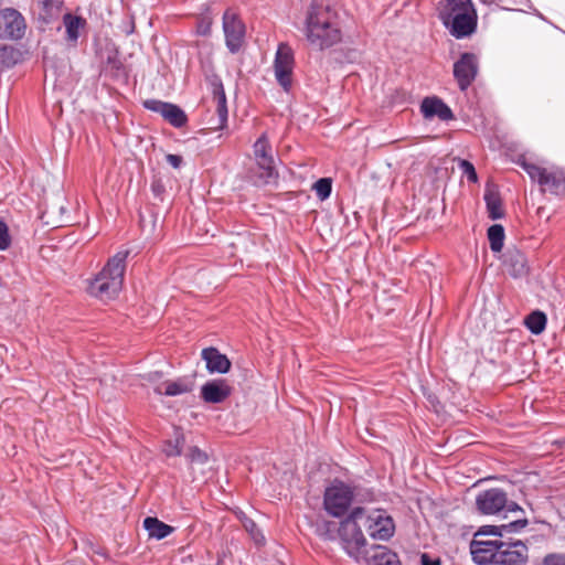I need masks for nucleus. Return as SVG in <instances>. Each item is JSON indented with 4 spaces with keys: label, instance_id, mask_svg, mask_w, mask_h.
<instances>
[{
    "label": "nucleus",
    "instance_id": "obj_1",
    "mask_svg": "<svg viewBox=\"0 0 565 565\" xmlns=\"http://www.w3.org/2000/svg\"><path fill=\"white\" fill-rule=\"evenodd\" d=\"M303 34L309 45L320 51L342 42L340 15L331 0H311L305 12Z\"/></svg>",
    "mask_w": 565,
    "mask_h": 565
},
{
    "label": "nucleus",
    "instance_id": "obj_2",
    "mask_svg": "<svg viewBox=\"0 0 565 565\" xmlns=\"http://www.w3.org/2000/svg\"><path fill=\"white\" fill-rule=\"evenodd\" d=\"M437 15L455 39L469 38L477 30L478 15L471 0H441Z\"/></svg>",
    "mask_w": 565,
    "mask_h": 565
},
{
    "label": "nucleus",
    "instance_id": "obj_3",
    "mask_svg": "<svg viewBox=\"0 0 565 565\" xmlns=\"http://www.w3.org/2000/svg\"><path fill=\"white\" fill-rule=\"evenodd\" d=\"M127 257V250L110 257L103 269L88 280L87 292L100 300L115 298L122 288Z\"/></svg>",
    "mask_w": 565,
    "mask_h": 565
},
{
    "label": "nucleus",
    "instance_id": "obj_4",
    "mask_svg": "<svg viewBox=\"0 0 565 565\" xmlns=\"http://www.w3.org/2000/svg\"><path fill=\"white\" fill-rule=\"evenodd\" d=\"M364 513L363 508H354L350 514L341 521L338 534L340 537L341 545L345 553L353 558L355 562L361 563L367 561V541L358 524Z\"/></svg>",
    "mask_w": 565,
    "mask_h": 565
},
{
    "label": "nucleus",
    "instance_id": "obj_5",
    "mask_svg": "<svg viewBox=\"0 0 565 565\" xmlns=\"http://www.w3.org/2000/svg\"><path fill=\"white\" fill-rule=\"evenodd\" d=\"M532 181L537 182L542 192L565 196V172L558 167L545 168L535 163L522 164Z\"/></svg>",
    "mask_w": 565,
    "mask_h": 565
},
{
    "label": "nucleus",
    "instance_id": "obj_6",
    "mask_svg": "<svg viewBox=\"0 0 565 565\" xmlns=\"http://www.w3.org/2000/svg\"><path fill=\"white\" fill-rule=\"evenodd\" d=\"M354 498L351 487L342 481H334L324 491L323 505L326 511L334 518L344 515Z\"/></svg>",
    "mask_w": 565,
    "mask_h": 565
},
{
    "label": "nucleus",
    "instance_id": "obj_7",
    "mask_svg": "<svg viewBox=\"0 0 565 565\" xmlns=\"http://www.w3.org/2000/svg\"><path fill=\"white\" fill-rule=\"evenodd\" d=\"M253 149L259 170L257 183L264 185L275 181L278 178V172L275 167L271 146L265 134L255 141Z\"/></svg>",
    "mask_w": 565,
    "mask_h": 565
},
{
    "label": "nucleus",
    "instance_id": "obj_8",
    "mask_svg": "<svg viewBox=\"0 0 565 565\" xmlns=\"http://www.w3.org/2000/svg\"><path fill=\"white\" fill-rule=\"evenodd\" d=\"M294 64L292 49L287 43H280L275 55L274 71L277 82L286 92L291 87Z\"/></svg>",
    "mask_w": 565,
    "mask_h": 565
},
{
    "label": "nucleus",
    "instance_id": "obj_9",
    "mask_svg": "<svg viewBox=\"0 0 565 565\" xmlns=\"http://www.w3.org/2000/svg\"><path fill=\"white\" fill-rule=\"evenodd\" d=\"M223 31L225 43L230 52H238L245 38V24L239 19L238 14L230 9L223 14Z\"/></svg>",
    "mask_w": 565,
    "mask_h": 565
},
{
    "label": "nucleus",
    "instance_id": "obj_10",
    "mask_svg": "<svg viewBox=\"0 0 565 565\" xmlns=\"http://www.w3.org/2000/svg\"><path fill=\"white\" fill-rule=\"evenodd\" d=\"M478 74V57L473 53H462L454 64V77L460 90L465 92Z\"/></svg>",
    "mask_w": 565,
    "mask_h": 565
},
{
    "label": "nucleus",
    "instance_id": "obj_11",
    "mask_svg": "<svg viewBox=\"0 0 565 565\" xmlns=\"http://www.w3.org/2000/svg\"><path fill=\"white\" fill-rule=\"evenodd\" d=\"M507 507V493L502 489L491 488L479 492L476 497V508L484 515L498 514Z\"/></svg>",
    "mask_w": 565,
    "mask_h": 565
},
{
    "label": "nucleus",
    "instance_id": "obj_12",
    "mask_svg": "<svg viewBox=\"0 0 565 565\" xmlns=\"http://www.w3.org/2000/svg\"><path fill=\"white\" fill-rule=\"evenodd\" d=\"M529 548L520 540L513 542H500L495 565H526Z\"/></svg>",
    "mask_w": 565,
    "mask_h": 565
},
{
    "label": "nucleus",
    "instance_id": "obj_13",
    "mask_svg": "<svg viewBox=\"0 0 565 565\" xmlns=\"http://www.w3.org/2000/svg\"><path fill=\"white\" fill-rule=\"evenodd\" d=\"M366 522V530L375 540L388 541L395 533V523L384 510L373 511Z\"/></svg>",
    "mask_w": 565,
    "mask_h": 565
},
{
    "label": "nucleus",
    "instance_id": "obj_14",
    "mask_svg": "<svg viewBox=\"0 0 565 565\" xmlns=\"http://www.w3.org/2000/svg\"><path fill=\"white\" fill-rule=\"evenodd\" d=\"M25 29V20L18 10L6 8L0 11V31L3 36L20 40L24 36Z\"/></svg>",
    "mask_w": 565,
    "mask_h": 565
},
{
    "label": "nucleus",
    "instance_id": "obj_15",
    "mask_svg": "<svg viewBox=\"0 0 565 565\" xmlns=\"http://www.w3.org/2000/svg\"><path fill=\"white\" fill-rule=\"evenodd\" d=\"M146 109L160 114L170 125L181 128L188 122L185 113L177 105L158 99L143 102Z\"/></svg>",
    "mask_w": 565,
    "mask_h": 565
},
{
    "label": "nucleus",
    "instance_id": "obj_16",
    "mask_svg": "<svg viewBox=\"0 0 565 565\" xmlns=\"http://www.w3.org/2000/svg\"><path fill=\"white\" fill-rule=\"evenodd\" d=\"M501 540L473 539L470 543L472 559L478 565H495Z\"/></svg>",
    "mask_w": 565,
    "mask_h": 565
},
{
    "label": "nucleus",
    "instance_id": "obj_17",
    "mask_svg": "<svg viewBox=\"0 0 565 565\" xmlns=\"http://www.w3.org/2000/svg\"><path fill=\"white\" fill-rule=\"evenodd\" d=\"M232 393L226 380H213L201 387V397L205 403L218 404L224 402Z\"/></svg>",
    "mask_w": 565,
    "mask_h": 565
},
{
    "label": "nucleus",
    "instance_id": "obj_18",
    "mask_svg": "<svg viewBox=\"0 0 565 565\" xmlns=\"http://www.w3.org/2000/svg\"><path fill=\"white\" fill-rule=\"evenodd\" d=\"M420 111L427 119L437 117L440 120L448 121L454 118L450 107L438 97L424 98L420 105Z\"/></svg>",
    "mask_w": 565,
    "mask_h": 565
},
{
    "label": "nucleus",
    "instance_id": "obj_19",
    "mask_svg": "<svg viewBox=\"0 0 565 565\" xmlns=\"http://www.w3.org/2000/svg\"><path fill=\"white\" fill-rule=\"evenodd\" d=\"M503 265L508 273L514 278L524 277L529 273L526 257L524 253L516 248L507 250L504 254Z\"/></svg>",
    "mask_w": 565,
    "mask_h": 565
},
{
    "label": "nucleus",
    "instance_id": "obj_20",
    "mask_svg": "<svg viewBox=\"0 0 565 565\" xmlns=\"http://www.w3.org/2000/svg\"><path fill=\"white\" fill-rule=\"evenodd\" d=\"M202 359L206 362V370L210 373H227L231 370V361L216 348L210 347L202 350Z\"/></svg>",
    "mask_w": 565,
    "mask_h": 565
},
{
    "label": "nucleus",
    "instance_id": "obj_21",
    "mask_svg": "<svg viewBox=\"0 0 565 565\" xmlns=\"http://www.w3.org/2000/svg\"><path fill=\"white\" fill-rule=\"evenodd\" d=\"M193 386V381L180 377L175 381H164L159 383L153 387V391L158 395L178 396L192 392Z\"/></svg>",
    "mask_w": 565,
    "mask_h": 565
},
{
    "label": "nucleus",
    "instance_id": "obj_22",
    "mask_svg": "<svg viewBox=\"0 0 565 565\" xmlns=\"http://www.w3.org/2000/svg\"><path fill=\"white\" fill-rule=\"evenodd\" d=\"M527 520L525 518L523 519H516L514 521H511L508 524L502 525H483L481 526L475 534V537L478 539L481 535H498L502 536L503 532L513 533V532H520L527 525Z\"/></svg>",
    "mask_w": 565,
    "mask_h": 565
},
{
    "label": "nucleus",
    "instance_id": "obj_23",
    "mask_svg": "<svg viewBox=\"0 0 565 565\" xmlns=\"http://www.w3.org/2000/svg\"><path fill=\"white\" fill-rule=\"evenodd\" d=\"M372 550L373 553L370 557L367 556L366 563H372L373 565H402L397 554L388 547L374 545Z\"/></svg>",
    "mask_w": 565,
    "mask_h": 565
},
{
    "label": "nucleus",
    "instance_id": "obj_24",
    "mask_svg": "<svg viewBox=\"0 0 565 565\" xmlns=\"http://www.w3.org/2000/svg\"><path fill=\"white\" fill-rule=\"evenodd\" d=\"M213 103L215 104V113L217 115V126L216 129H223L227 122V105H226V96L222 85H218L214 88L213 92Z\"/></svg>",
    "mask_w": 565,
    "mask_h": 565
},
{
    "label": "nucleus",
    "instance_id": "obj_25",
    "mask_svg": "<svg viewBox=\"0 0 565 565\" xmlns=\"http://www.w3.org/2000/svg\"><path fill=\"white\" fill-rule=\"evenodd\" d=\"M143 527L148 531L150 537L157 540H162L174 531L173 526L152 516H148L143 520Z\"/></svg>",
    "mask_w": 565,
    "mask_h": 565
},
{
    "label": "nucleus",
    "instance_id": "obj_26",
    "mask_svg": "<svg viewBox=\"0 0 565 565\" xmlns=\"http://www.w3.org/2000/svg\"><path fill=\"white\" fill-rule=\"evenodd\" d=\"M484 201L489 217L491 220H499L504 216L502 200L498 191L493 189H487L484 193Z\"/></svg>",
    "mask_w": 565,
    "mask_h": 565
},
{
    "label": "nucleus",
    "instance_id": "obj_27",
    "mask_svg": "<svg viewBox=\"0 0 565 565\" xmlns=\"http://www.w3.org/2000/svg\"><path fill=\"white\" fill-rule=\"evenodd\" d=\"M63 23L66 29L67 41L76 42L79 36V30L85 26L86 21L82 17L66 13L63 17Z\"/></svg>",
    "mask_w": 565,
    "mask_h": 565
},
{
    "label": "nucleus",
    "instance_id": "obj_28",
    "mask_svg": "<svg viewBox=\"0 0 565 565\" xmlns=\"http://www.w3.org/2000/svg\"><path fill=\"white\" fill-rule=\"evenodd\" d=\"M546 323V315L540 310L531 312L524 320L525 327L535 335L541 334L545 330Z\"/></svg>",
    "mask_w": 565,
    "mask_h": 565
},
{
    "label": "nucleus",
    "instance_id": "obj_29",
    "mask_svg": "<svg viewBox=\"0 0 565 565\" xmlns=\"http://www.w3.org/2000/svg\"><path fill=\"white\" fill-rule=\"evenodd\" d=\"M488 239L492 252L498 253L503 248L504 228L500 224H493L488 228Z\"/></svg>",
    "mask_w": 565,
    "mask_h": 565
},
{
    "label": "nucleus",
    "instance_id": "obj_30",
    "mask_svg": "<svg viewBox=\"0 0 565 565\" xmlns=\"http://www.w3.org/2000/svg\"><path fill=\"white\" fill-rule=\"evenodd\" d=\"M312 190L316 192L317 196L323 201L331 194L332 180L330 178H321L313 183Z\"/></svg>",
    "mask_w": 565,
    "mask_h": 565
},
{
    "label": "nucleus",
    "instance_id": "obj_31",
    "mask_svg": "<svg viewBox=\"0 0 565 565\" xmlns=\"http://www.w3.org/2000/svg\"><path fill=\"white\" fill-rule=\"evenodd\" d=\"M243 527L256 545L262 546L265 544V536L254 520L250 519L249 521H246V523L243 524Z\"/></svg>",
    "mask_w": 565,
    "mask_h": 565
},
{
    "label": "nucleus",
    "instance_id": "obj_32",
    "mask_svg": "<svg viewBox=\"0 0 565 565\" xmlns=\"http://www.w3.org/2000/svg\"><path fill=\"white\" fill-rule=\"evenodd\" d=\"M183 443H184V438L182 435H178L175 437V440L172 441V440H168L164 446H163V452L166 454V456L168 457H174V456H180L181 452H182V446H183Z\"/></svg>",
    "mask_w": 565,
    "mask_h": 565
},
{
    "label": "nucleus",
    "instance_id": "obj_33",
    "mask_svg": "<svg viewBox=\"0 0 565 565\" xmlns=\"http://www.w3.org/2000/svg\"><path fill=\"white\" fill-rule=\"evenodd\" d=\"M185 457L191 463H204L207 460L206 454L195 446L189 448Z\"/></svg>",
    "mask_w": 565,
    "mask_h": 565
},
{
    "label": "nucleus",
    "instance_id": "obj_34",
    "mask_svg": "<svg viewBox=\"0 0 565 565\" xmlns=\"http://www.w3.org/2000/svg\"><path fill=\"white\" fill-rule=\"evenodd\" d=\"M459 168L462 173L467 177L469 182L476 183L478 181V175L473 164L468 160H460Z\"/></svg>",
    "mask_w": 565,
    "mask_h": 565
},
{
    "label": "nucleus",
    "instance_id": "obj_35",
    "mask_svg": "<svg viewBox=\"0 0 565 565\" xmlns=\"http://www.w3.org/2000/svg\"><path fill=\"white\" fill-rule=\"evenodd\" d=\"M11 244L9 230L3 221H0V250H6Z\"/></svg>",
    "mask_w": 565,
    "mask_h": 565
},
{
    "label": "nucleus",
    "instance_id": "obj_36",
    "mask_svg": "<svg viewBox=\"0 0 565 565\" xmlns=\"http://www.w3.org/2000/svg\"><path fill=\"white\" fill-rule=\"evenodd\" d=\"M213 21L209 17H203L196 25V32L200 35L207 36L211 33Z\"/></svg>",
    "mask_w": 565,
    "mask_h": 565
},
{
    "label": "nucleus",
    "instance_id": "obj_37",
    "mask_svg": "<svg viewBox=\"0 0 565 565\" xmlns=\"http://www.w3.org/2000/svg\"><path fill=\"white\" fill-rule=\"evenodd\" d=\"M62 2L58 0H43L42 1V8L46 12V14L51 15L52 10H58Z\"/></svg>",
    "mask_w": 565,
    "mask_h": 565
},
{
    "label": "nucleus",
    "instance_id": "obj_38",
    "mask_svg": "<svg viewBox=\"0 0 565 565\" xmlns=\"http://www.w3.org/2000/svg\"><path fill=\"white\" fill-rule=\"evenodd\" d=\"M166 160H167V162H168L171 167H173V168H175V169L180 168V167H181V164H182V162H183V159H182V157H181V156L172 154V153L167 154V156H166Z\"/></svg>",
    "mask_w": 565,
    "mask_h": 565
},
{
    "label": "nucleus",
    "instance_id": "obj_39",
    "mask_svg": "<svg viewBox=\"0 0 565 565\" xmlns=\"http://www.w3.org/2000/svg\"><path fill=\"white\" fill-rule=\"evenodd\" d=\"M420 564L422 565H441V562L439 558H433L427 553H424L420 556Z\"/></svg>",
    "mask_w": 565,
    "mask_h": 565
},
{
    "label": "nucleus",
    "instance_id": "obj_40",
    "mask_svg": "<svg viewBox=\"0 0 565 565\" xmlns=\"http://www.w3.org/2000/svg\"><path fill=\"white\" fill-rule=\"evenodd\" d=\"M151 190L157 198H161L164 192V186L160 181H154L151 184Z\"/></svg>",
    "mask_w": 565,
    "mask_h": 565
},
{
    "label": "nucleus",
    "instance_id": "obj_41",
    "mask_svg": "<svg viewBox=\"0 0 565 565\" xmlns=\"http://www.w3.org/2000/svg\"><path fill=\"white\" fill-rule=\"evenodd\" d=\"M235 516L241 521L242 525L246 523V521H249L250 518H248L242 510L234 511Z\"/></svg>",
    "mask_w": 565,
    "mask_h": 565
},
{
    "label": "nucleus",
    "instance_id": "obj_42",
    "mask_svg": "<svg viewBox=\"0 0 565 565\" xmlns=\"http://www.w3.org/2000/svg\"><path fill=\"white\" fill-rule=\"evenodd\" d=\"M504 510H507L509 512H516V511L523 512V510L515 502H509L508 500H507V507Z\"/></svg>",
    "mask_w": 565,
    "mask_h": 565
},
{
    "label": "nucleus",
    "instance_id": "obj_43",
    "mask_svg": "<svg viewBox=\"0 0 565 565\" xmlns=\"http://www.w3.org/2000/svg\"><path fill=\"white\" fill-rule=\"evenodd\" d=\"M160 379H161V373L160 372H153V373H149L147 375V381L150 382V383H156Z\"/></svg>",
    "mask_w": 565,
    "mask_h": 565
},
{
    "label": "nucleus",
    "instance_id": "obj_44",
    "mask_svg": "<svg viewBox=\"0 0 565 565\" xmlns=\"http://www.w3.org/2000/svg\"><path fill=\"white\" fill-rule=\"evenodd\" d=\"M13 52V49L4 46L0 50V56H9L12 55Z\"/></svg>",
    "mask_w": 565,
    "mask_h": 565
}]
</instances>
